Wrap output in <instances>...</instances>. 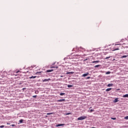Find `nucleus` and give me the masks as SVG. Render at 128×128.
<instances>
[{"mask_svg": "<svg viewBox=\"0 0 128 128\" xmlns=\"http://www.w3.org/2000/svg\"><path fill=\"white\" fill-rule=\"evenodd\" d=\"M86 116H80L78 118V120H86Z\"/></svg>", "mask_w": 128, "mask_h": 128, "instance_id": "nucleus-1", "label": "nucleus"}, {"mask_svg": "<svg viewBox=\"0 0 128 128\" xmlns=\"http://www.w3.org/2000/svg\"><path fill=\"white\" fill-rule=\"evenodd\" d=\"M76 48L78 49V50H80V52H86V49H84L83 48L80 47V48Z\"/></svg>", "mask_w": 128, "mask_h": 128, "instance_id": "nucleus-2", "label": "nucleus"}, {"mask_svg": "<svg viewBox=\"0 0 128 128\" xmlns=\"http://www.w3.org/2000/svg\"><path fill=\"white\" fill-rule=\"evenodd\" d=\"M66 102V100L62 99V100H57L58 102Z\"/></svg>", "mask_w": 128, "mask_h": 128, "instance_id": "nucleus-3", "label": "nucleus"}, {"mask_svg": "<svg viewBox=\"0 0 128 128\" xmlns=\"http://www.w3.org/2000/svg\"><path fill=\"white\" fill-rule=\"evenodd\" d=\"M80 58V55L76 54L74 56V58Z\"/></svg>", "mask_w": 128, "mask_h": 128, "instance_id": "nucleus-4", "label": "nucleus"}, {"mask_svg": "<svg viewBox=\"0 0 128 128\" xmlns=\"http://www.w3.org/2000/svg\"><path fill=\"white\" fill-rule=\"evenodd\" d=\"M89 74V73L88 72H86V74H83L82 76V78H84V77H86V76H88Z\"/></svg>", "mask_w": 128, "mask_h": 128, "instance_id": "nucleus-5", "label": "nucleus"}, {"mask_svg": "<svg viewBox=\"0 0 128 128\" xmlns=\"http://www.w3.org/2000/svg\"><path fill=\"white\" fill-rule=\"evenodd\" d=\"M49 80H50V78H48V79H44V80H42V81L43 82H48Z\"/></svg>", "mask_w": 128, "mask_h": 128, "instance_id": "nucleus-6", "label": "nucleus"}, {"mask_svg": "<svg viewBox=\"0 0 128 128\" xmlns=\"http://www.w3.org/2000/svg\"><path fill=\"white\" fill-rule=\"evenodd\" d=\"M65 124H58L57 125H56V127H58V126H64Z\"/></svg>", "mask_w": 128, "mask_h": 128, "instance_id": "nucleus-7", "label": "nucleus"}, {"mask_svg": "<svg viewBox=\"0 0 128 128\" xmlns=\"http://www.w3.org/2000/svg\"><path fill=\"white\" fill-rule=\"evenodd\" d=\"M114 102H118V98H115V100L113 101Z\"/></svg>", "mask_w": 128, "mask_h": 128, "instance_id": "nucleus-8", "label": "nucleus"}, {"mask_svg": "<svg viewBox=\"0 0 128 128\" xmlns=\"http://www.w3.org/2000/svg\"><path fill=\"white\" fill-rule=\"evenodd\" d=\"M54 72V70H46V72Z\"/></svg>", "mask_w": 128, "mask_h": 128, "instance_id": "nucleus-9", "label": "nucleus"}, {"mask_svg": "<svg viewBox=\"0 0 128 128\" xmlns=\"http://www.w3.org/2000/svg\"><path fill=\"white\" fill-rule=\"evenodd\" d=\"M114 86V84H108V88H110V86Z\"/></svg>", "mask_w": 128, "mask_h": 128, "instance_id": "nucleus-10", "label": "nucleus"}, {"mask_svg": "<svg viewBox=\"0 0 128 128\" xmlns=\"http://www.w3.org/2000/svg\"><path fill=\"white\" fill-rule=\"evenodd\" d=\"M110 90H112V88H108L106 90V92H110Z\"/></svg>", "mask_w": 128, "mask_h": 128, "instance_id": "nucleus-11", "label": "nucleus"}, {"mask_svg": "<svg viewBox=\"0 0 128 128\" xmlns=\"http://www.w3.org/2000/svg\"><path fill=\"white\" fill-rule=\"evenodd\" d=\"M74 74V72H68L66 73V74Z\"/></svg>", "mask_w": 128, "mask_h": 128, "instance_id": "nucleus-12", "label": "nucleus"}, {"mask_svg": "<svg viewBox=\"0 0 128 128\" xmlns=\"http://www.w3.org/2000/svg\"><path fill=\"white\" fill-rule=\"evenodd\" d=\"M36 78V76H32L29 78Z\"/></svg>", "mask_w": 128, "mask_h": 128, "instance_id": "nucleus-13", "label": "nucleus"}, {"mask_svg": "<svg viewBox=\"0 0 128 128\" xmlns=\"http://www.w3.org/2000/svg\"><path fill=\"white\" fill-rule=\"evenodd\" d=\"M122 98H128V94L124 95Z\"/></svg>", "mask_w": 128, "mask_h": 128, "instance_id": "nucleus-14", "label": "nucleus"}, {"mask_svg": "<svg viewBox=\"0 0 128 128\" xmlns=\"http://www.w3.org/2000/svg\"><path fill=\"white\" fill-rule=\"evenodd\" d=\"M23 122H24V120L22 119H21L19 120V122H20V124H22Z\"/></svg>", "mask_w": 128, "mask_h": 128, "instance_id": "nucleus-15", "label": "nucleus"}, {"mask_svg": "<svg viewBox=\"0 0 128 128\" xmlns=\"http://www.w3.org/2000/svg\"><path fill=\"white\" fill-rule=\"evenodd\" d=\"M100 64H98V65L95 66L94 68H100Z\"/></svg>", "mask_w": 128, "mask_h": 128, "instance_id": "nucleus-16", "label": "nucleus"}, {"mask_svg": "<svg viewBox=\"0 0 128 128\" xmlns=\"http://www.w3.org/2000/svg\"><path fill=\"white\" fill-rule=\"evenodd\" d=\"M94 112V110L91 109V110H90L89 112Z\"/></svg>", "mask_w": 128, "mask_h": 128, "instance_id": "nucleus-17", "label": "nucleus"}, {"mask_svg": "<svg viewBox=\"0 0 128 128\" xmlns=\"http://www.w3.org/2000/svg\"><path fill=\"white\" fill-rule=\"evenodd\" d=\"M72 85H70V84H68V88H72Z\"/></svg>", "mask_w": 128, "mask_h": 128, "instance_id": "nucleus-18", "label": "nucleus"}, {"mask_svg": "<svg viewBox=\"0 0 128 128\" xmlns=\"http://www.w3.org/2000/svg\"><path fill=\"white\" fill-rule=\"evenodd\" d=\"M110 74V72L108 71L106 72V74Z\"/></svg>", "mask_w": 128, "mask_h": 128, "instance_id": "nucleus-19", "label": "nucleus"}, {"mask_svg": "<svg viewBox=\"0 0 128 128\" xmlns=\"http://www.w3.org/2000/svg\"><path fill=\"white\" fill-rule=\"evenodd\" d=\"M66 94L65 93H60V96H64Z\"/></svg>", "mask_w": 128, "mask_h": 128, "instance_id": "nucleus-20", "label": "nucleus"}, {"mask_svg": "<svg viewBox=\"0 0 128 128\" xmlns=\"http://www.w3.org/2000/svg\"><path fill=\"white\" fill-rule=\"evenodd\" d=\"M111 120H116V118H111Z\"/></svg>", "mask_w": 128, "mask_h": 128, "instance_id": "nucleus-21", "label": "nucleus"}, {"mask_svg": "<svg viewBox=\"0 0 128 128\" xmlns=\"http://www.w3.org/2000/svg\"><path fill=\"white\" fill-rule=\"evenodd\" d=\"M127 57H128V56H126V55L123 56H122V58H127Z\"/></svg>", "mask_w": 128, "mask_h": 128, "instance_id": "nucleus-22", "label": "nucleus"}, {"mask_svg": "<svg viewBox=\"0 0 128 128\" xmlns=\"http://www.w3.org/2000/svg\"><path fill=\"white\" fill-rule=\"evenodd\" d=\"M100 62V61H94L93 62H92V64H94V62Z\"/></svg>", "mask_w": 128, "mask_h": 128, "instance_id": "nucleus-23", "label": "nucleus"}, {"mask_svg": "<svg viewBox=\"0 0 128 128\" xmlns=\"http://www.w3.org/2000/svg\"><path fill=\"white\" fill-rule=\"evenodd\" d=\"M125 120H128V116H126L124 117Z\"/></svg>", "mask_w": 128, "mask_h": 128, "instance_id": "nucleus-24", "label": "nucleus"}, {"mask_svg": "<svg viewBox=\"0 0 128 128\" xmlns=\"http://www.w3.org/2000/svg\"><path fill=\"white\" fill-rule=\"evenodd\" d=\"M0 128H4V125L0 126Z\"/></svg>", "mask_w": 128, "mask_h": 128, "instance_id": "nucleus-25", "label": "nucleus"}, {"mask_svg": "<svg viewBox=\"0 0 128 128\" xmlns=\"http://www.w3.org/2000/svg\"><path fill=\"white\" fill-rule=\"evenodd\" d=\"M90 76L87 77L86 80H90Z\"/></svg>", "mask_w": 128, "mask_h": 128, "instance_id": "nucleus-26", "label": "nucleus"}, {"mask_svg": "<svg viewBox=\"0 0 128 128\" xmlns=\"http://www.w3.org/2000/svg\"><path fill=\"white\" fill-rule=\"evenodd\" d=\"M35 94H38V90L35 91Z\"/></svg>", "mask_w": 128, "mask_h": 128, "instance_id": "nucleus-27", "label": "nucleus"}, {"mask_svg": "<svg viewBox=\"0 0 128 128\" xmlns=\"http://www.w3.org/2000/svg\"><path fill=\"white\" fill-rule=\"evenodd\" d=\"M70 112H68V113L66 114V116H68V115H70Z\"/></svg>", "mask_w": 128, "mask_h": 128, "instance_id": "nucleus-28", "label": "nucleus"}, {"mask_svg": "<svg viewBox=\"0 0 128 128\" xmlns=\"http://www.w3.org/2000/svg\"><path fill=\"white\" fill-rule=\"evenodd\" d=\"M110 58V56L106 57V58H105V60H108V58Z\"/></svg>", "mask_w": 128, "mask_h": 128, "instance_id": "nucleus-29", "label": "nucleus"}, {"mask_svg": "<svg viewBox=\"0 0 128 128\" xmlns=\"http://www.w3.org/2000/svg\"><path fill=\"white\" fill-rule=\"evenodd\" d=\"M58 68V66H56V67H52V68Z\"/></svg>", "mask_w": 128, "mask_h": 128, "instance_id": "nucleus-30", "label": "nucleus"}, {"mask_svg": "<svg viewBox=\"0 0 128 128\" xmlns=\"http://www.w3.org/2000/svg\"><path fill=\"white\" fill-rule=\"evenodd\" d=\"M120 50L118 48H117L116 49H114V50Z\"/></svg>", "mask_w": 128, "mask_h": 128, "instance_id": "nucleus-31", "label": "nucleus"}, {"mask_svg": "<svg viewBox=\"0 0 128 128\" xmlns=\"http://www.w3.org/2000/svg\"><path fill=\"white\" fill-rule=\"evenodd\" d=\"M11 126H16V125L14 124H12Z\"/></svg>", "mask_w": 128, "mask_h": 128, "instance_id": "nucleus-32", "label": "nucleus"}, {"mask_svg": "<svg viewBox=\"0 0 128 128\" xmlns=\"http://www.w3.org/2000/svg\"><path fill=\"white\" fill-rule=\"evenodd\" d=\"M47 114H48V115L52 114V113H48Z\"/></svg>", "mask_w": 128, "mask_h": 128, "instance_id": "nucleus-33", "label": "nucleus"}, {"mask_svg": "<svg viewBox=\"0 0 128 128\" xmlns=\"http://www.w3.org/2000/svg\"><path fill=\"white\" fill-rule=\"evenodd\" d=\"M32 98H36V95L33 96H32Z\"/></svg>", "mask_w": 128, "mask_h": 128, "instance_id": "nucleus-34", "label": "nucleus"}, {"mask_svg": "<svg viewBox=\"0 0 128 128\" xmlns=\"http://www.w3.org/2000/svg\"><path fill=\"white\" fill-rule=\"evenodd\" d=\"M41 72H37L36 74H40Z\"/></svg>", "mask_w": 128, "mask_h": 128, "instance_id": "nucleus-35", "label": "nucleus"}, {"mask_svg": "<svg viewBox=\"0 0 128 128\" xmlns=\"http://www.w3.org/2000/svg\"><path fill=\"white\" fill-rule=\"evenodd\" d=\"M86 60H88V59L84 60V61L86 62Z\"/></svg>", "mask_w": 128, "mask_h": 128, "instance_id": "nucleus-36", "label": "nucleus"}, {"mask_svg": "<svg viewBox=\"0 0 128 128\" xmlns=\"http://www.w3.org/2000/svg\"><path fill=\"white\" fill-rule=\"evenodd\" d=\"M20 72V71H18V72H16V74L18 73V72Z\"/></svg>", "mask_w": 128, "mask_h": 128, "instance_id": "nucleus-37", "label": "nucleus"}, {"mask_svg": "<svg viewBox=\"0 0 128 128\" xmlns=\"http://www.w3.org/2000/svg\"><path fill=\"white\" fill-rule=\"evenodd\" d=\"M7 124H10V123H7Z\"/></svg>", "mask_w": 128, "mask_h": 128, "instance_id": "nucleus-38", "label": "nucleus"}, {"mask_svg": "<svg viewBox=\"0 0 128 128\" xmlns=\"http://www.w3.org/2000/svg\"><path fill=\"white\" fill-rule=\"evenodd\" d=\"M90 108H92V107H90Z\"/></svg>", "mask_w": 128, "mask_h": 128, "instance_id": "nucleus-39", "label": "nucleus"}, {"mask_svg": "<svg viewBox=\"0 0 128 128\" xmlns=\"http://www.w3.org/2000/svg\"><path fill=\"white\" fill-rule=\"evenodd\" d=\"M116 46H118V44H116Z\"/></svg>", "mask_w": 128, "mask_h": 128, "instance_id": "nucleus-40", "label": "nucleus"}, {"mask_svg": "<svg viewBox=\"0 0 128 128\" xmlns=\"http://www.w3.org/2000/svg\"><path fill=\"white\" fill-rule=\"evenodd\" d=\"M25 88H24L23 90H24Z\"/></svg>", "mask_w": 128, "mask_h": 128, "instance_id": "nucleus-41", "label": "nucleus"}]
</instances>
